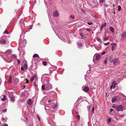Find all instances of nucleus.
<instances>
[{"label":"nucleus","instance_id":"nucleus-1","mask_svg":"<svg viewBox=\"0 0 126 126\" xmlns=\"http://www.w3.org/2000/svg\"><path fill=\"white\" fill-rule=\"evenodd\" d=\"M126 40V32H123L121 34V37L120 39V41L122 42Z\"/></svg>","mask_w":126,"mask_h":126},{"label":"nucleus","instance_id":"nucleus-2","mask_svg":"<svg viewBox=\"0 0 126 126\" xmlns=\"http://www.w3.org/2000/svg\"><path fill=\"white\" fill-rule=\"evenodd\" d=\"M115 109L118 111H123V107L121 105H119L117 107H116Z\"/></svg>","mask_w":126,"mask_h":126},{"label":"nucleus","instance_id":"nucleus-3","mask_svg":"<svg viewBox=\"0 0 126 126\" xmlns=\"http://www.w3.org/2000/svg\"><path fill=\"white\" fill-rule=\"evenodd\" d=\"M82 90L85 92H87L89 91V89L87 86H83L82 87Z\"/></svg>","mask_w":126,"mask_h":126},{"label":"nucleus","instance_id":"nucleus-4","mask_svg":"<svg viewBox=\"0 0 126 126\" xmlns=\"http://www.w3.org/2000/svg\"><path fill=\"white\" fill-rule=\"evenodd\" d=\"M49 123L51 126H54L56 125V123L54 122L53 120L51 119L49 121Z\"/></svg>","mask_w":126,"mask_h":126},{"label":"nucleus","instance_id":"nucleus-5","mask_svg":"<svg viewBox=\"0 0 126 126\" xmlns=\"http://www.w3.org/2000/svg\"><path fill=\"white\" fill-rule=\"evenodd\" d=\"M46 87H47V89H46V90L50 89L52 88V85L50 83H48Z\"/></svg>","mask_w":126,"mask_h":126},{"label":"nucleus","instance_id":"nucleus-6","mask_svg":"<svg viewBox=\"0 0 126 126\" xmlns=\"http://www.w3.org/2000/svg\"><path fill=\"white\" fill-rule=\"evenodd\" d=\"M6 43V40L5 39L0 38V43L2 44H4Z\"/></svg>","mask_w":126,"mask_h":126},{"label":"nucleus","instance_id":"nucleus-7","mask_svg":"<svg viewBox=\"0 0 126 126\" xmlns=\"http://www.w3.org/2000/svg\"><path fill=\"white\" fill-rule=\"evenodd\" d=\"M53 15L54 16L58 17L59 16V14L58 13V11L57 10H56L54 11L53 13Z\"/></svg>","mask_w":126,"mask_h":126},{"label":"nucleus","instance_id":"nucleus-8","mask_svg":"<svg viewBox=\"0 0 126 126\" xmlns=\"http://www.w3.org/2000/svg\"><path fill=\"white\" fill-rule=\"evenodd\" d=\"M118 97L117 96H115L112 98V103H114L116 101L118 100Z\"/></svg>","mask_w":126,"mask_h":126},{"label":"nucleus","instance_id":"nucleus-9","mask_svg":"<svg viewBox=\"0 0 126 126\" xmlns=\"http://www.w3.org/2000/svg\"><path fill=\"white\" fill-rule=\"evenodd\" d=\"M57 68V67L56 66H55L54 68V69H52V68H50L49 69L50 70V73H51L53 71V70L54 71L55 70H56Z\"/></svg>","mask_w":126,"mask_h":126},{"label":"nucleus","instance_id":"nucleus-10","mask_svg":"<svg viewBox=\"0 0 126 126\" xmlns=\"http://www.w3.org/2000/svg\"><path fill=\"white\" fill-rule=\"evenodd\" d=\"M1 98L2 101H4L6 99V97L5 95H2L1 96Z\"/></svg>","mask_w":126,"mask_h":126},{"label":"nucleus","instance_id":"nucleus-11","mask_svg":"<svg viewBox=\"0 0 126 126\" xmlns=\"http://www.w3.org/2000/svg\"><path fill=\"white\" fill-rule=\"evenodd\" d=\"M27 103L28 105H31L32 103L31 99H29L27 101Z\"/></svg>","mask_w":126,"mask_h":126},{"label":"nucleus","instance_id":"nucleus-12","mask_svg":"<svg viewBox=\"0 0 126 126\" xmlns=\"http://www.w3.org/2000/svg\"><path fill=\"white\" fill-rule=\"evenodd\" d=\"M95 57L96 60H98L100 58V56L98 55H95L94 56V58Z\"/></svg>","mask_w":126,"mask_h":126},{"label":"nucleus","instance_id":"nucleus-13","mask_svg":"<svg viewBox=\"0 0 126 126\" xmlns=\"http://www.w3.org/2000/svg\"><path fill=\"white\" fill-rule=\"evenodd\" d=\"M119 63V61L117 59H115L114 61L113 62V63L115 64H116L118 63Z\"/></svg>","mask_w":126,"mask_h":126},{"label":"nucleus","instance_id":"nucleus-14","mask_svg":"<svg viewBox=\"0 0 126 126\" xmlns=\"http://www.w3.org/2000/svg\"><path fill=\"white\" fill-rule=\"evenodd\" d=\"M36 76L35 74L33 76H32L30 79V81L31 82H32L34 80V78H36Z\"/></svg>","mask_w":126,"mask_h":126},{"label":"nucleus","instance_id":"nucleus-15","mask_svg":"<svg viewBox=\"0 0 126 126\" xmlns=\"http://www.w3.org/2000/svg\"><path fill=\"white\" fill-rule=\"evenodd\" d=\"M78 47L79 48H80L82 47V44L79 42H78L77 43Z\"/></svg>","mask_w":126,"mask_h":126},{"label":"nucleus","instance_id":"nucleus-16","mask_svg":"<svg viewBox=\"0 0 126 126\" xmlns=\"http://www.w3.org/2000/svg\"><path fill=\"white\" fill-rule=\"evenodd\" d=\"M11 50H6L5 52L7 54H10L11 53Z\"/></svg>","mask_w":126,"mask_h":126},{"label":"nucleus","instance_id":"nucleus-17","mask_svg":"<svg viewBox=\"0 0 126 126\" xmlns=\"http://www.w3.org/2000/svg\"><path fill=\"white\" fill-rule=\"evenodd\" d=\"M110 31L112 33H113L114 32V29L113 28L111 27H110Z\"/></svg>","mask_w":126,"mask_h":126},{"label":"nucleus","instance_id":"nucleus-18","mask_svg":"<svg viewBox=\"0 0 126 126\" xmlns=\"http://www.w3.org/2000/svg\"><path fill=\"white\" fill-rule=\"evenodd\" d=\"M9 95L10 98L13 96V94L12 93V92L9 93Z\"/></svg>","mask_w":126,"mask_h":126},{"label":"nucleus","instance_id":"nucleus-19","mask_svg":"<svg viewBox=\"0 0 126 126\" xmlns=\"http://www.w3.org/2000/svg\"><path fill=\"white\" fill-rule=\"evenodd\" d=\"M111 119L110 118H108V119L107 120V124H109L111 121Z\"/></svg>","mask_w":126,"mask_h":126},{"label":"nucleus","instance_id":"nucleus-20","mask_svg":"<svg viewBox=\"0 0 126 126\" xmlns=\"http://www.w3.org/2000/svg\"><path fill=\"white\" fill-rule=\"evenodd\" d=\"M24 68L26 69L27 70V64L25 63L23 65Z\"/></svg>","mask_w":126,"mask_h":126},{"label":"nucleus","instance_id":"nucleus-21","mask_svg":"<svg viewBox=\"0 0 126 126\" xmlns=\"http://www.w3.org/2000/svg\"><path fill=\"white\" fill-rule=\"evenodd\" d=\"M12 77L11 76H10L9 78V79L8 80V81L10 83H11L12 82Z\"/></svg>","mask_w":126,"mask_h":126},{"label":"nucleus","instance_id":"nucleus-22","mask_svg":"<svg viewBox=\"0 0 126 126\" xmlns=\"http://www.w3.org/2000/svg\"><path fill=\"white\" fill-rule=\"evenodd\" d=\"M42 89L43 90H46V88H45V86L44 85H42Z\"/></svg>","mask_w":126,"mask_h":126},{"label":"nucleus","instance_id":"nucleus-23","mask_svg":"<svg viewBox=\"0 0 126 126\" xmlns=\"http://www.w3.org/2000/svg\"><path fill=\"white\" fill-rule=\"evenodd\" d=\"M33 58L38 57L39 56L37 54H35L33 55Z\"/></svg>","mask_w":126,"mask_h":126},{"label":"nucleus","instance_id":"nucleus-24","mask_svg":"<svg viewBox=\"0 0 126 126\" xmlns=\"http://www.w3.org/2000/svg\"><path fill=\"white\" fill-rule=\"evenodd\" d=\"M43 64L44 66H46L47 65V63L46 62L44 61L43 62Z\"/></svg>","mask_w":126,"mask_h":126},{"label":"nucleus","instance_id":"nucleus-25","mask_svg":"<svg viewBox=\"0 0 126 126\" xmlns=\"http://www.w3.org/2000/svg\"><path fill=\"white\" fill-rule=\"evenodd\" d=\"M10 98L11 100L12 101H14L15 100L14 97L13 96L11 97Z\"/></svg>","mask_w":126,"mask_h":126},{"label":"nucleus","instance_id":"nucleus-26","mask_svg":"<svg viewBox=\"0 0 126 126\" xmlns=\"http://www.w3.org/2000/svg\"><path fill=\"white\" fill-rule=\"evenodd\" d=\"M111 45L112 46H116L117 45V43L115 42L113 43H112L111 44Z\"/></svg>","mask_w":126,"mask_h":126},{"label":"nucleus","instance_id":"nucleus-27","mask_svg":"<svg viewBox=\"0 0 126 126\" xmlns=\"http://www.w3.org/2000/svg\"><path fill=\"white\" fill-rule=\"evenodd\" d=\"M118 11H120L121 10V7L120 5H119L118 7Z\"/></svg>","mask_w":126,"mask_h":126},{"label":"nucleus","instance_id":"nucleus-28","mask_svg":"<svg viewBox=\"0 0 126 126\" xmlns=\"http://www.w3.org/2000/svg\"><path fill=\"white\" fill-rule=\"evenodd\" d=\"M104 0H99L100 3L101 4L103 3Z\"/></svg>","mask_w":126,"mask_h":126},{"label":"nucleus","instance_id":"nucleus-29","mask_svg":"<svg viewBox=\"0 0 126 126\" xmlns=\"http://www.w3.org/2000/svg\"><path fill=\"white\" fill-rule=\"evenodd\" d=\"M110 44V43L109 42H108L107 43H104V45L105 46H107L109 45Z\"/></svg>","mask_w":126,"mask_h":126},{"label":"nucleus","instance_id":"nucleus-30","mask_svg":"<svg viewBox=\"0 0 126 126\" xmlns=\"http://www.w3.org/2000/svg\"><path fill=\"white\" fill-rule=\"evenodd\" d=\"M97 40L100 42H101V40L99 38H97Z\"/></svg>","mask_w":126,"mask_h":126},{"label":"nucleus","instance_id":"nucleus-31","mask_svg":"<svg viewBox=\"0 0 126 126\" xmlns=\"http://www.w3.org/2000/svg\"><path fill=\"white\" fill-rule=\"evenodd\" d=\"M117 84L116 83H115L114 84V85H112V87L114 89L115 88V85Z\"/></svg>","mask_w":126,"mask_h":126},{"label":"nucleus","instance_id":"nucleus-32","mask_svg":"<svg viewBox=\"0 0 126 126\" xmlns=\"http://www.w3.org/2000/svg\"><path fill=\"white\" fill-rule=\"evenodd\" d=\"M106 24L105 23H104V24H103L101 25V26L103 27V28L106 26Z\"/></svg>","mask_w":126,"mask_h":126},{"label":"nucleus","instance_id":"nucleus-33","mask_svg":"<svg viewBox=\"0 0 126 126\" xmlns=\"http://www.w3.org/2000/svg\"><path fill=\"white\" fill-rule=\"evenodd\" d=\"M3 33L4 34H9V33L7 32V31L6 30H5L4 32Z\"/></svg>","mask_w":126,"mask_h":126},{"label":"nucleus","instance_id":"nucleus-34","mask_svg":"<svg viewBox=\"0 0 126 126\" xmlns=\"http://www.w3.org/2000/svg\"><path fill=\"white\" fill-rule=\"evenodd\" d=\"M57 105H55L53 107V108L54 109H55L57 108Z\"/></svg>","mask_w":126,"mask_h":126},{"label":"nucleus","instance_id":"nucleus-35","mask_svg":"<svg viewBox=\"0 0 126 126\" xmlns=\"http://www.w3.org/2000/svg\"><path fill=\"white\" fill-rule=\"evenodd\" d=\"M76 117L78 119V120H79L80 119V116L79 115H78L77 116H76Z\"/></svg>","mask_w":126,"mask_h":126},{"label":"nucleus","instance_id":"nucleus-36","mask_svg":"<svg viewBox=\"0 0 126 126\" xmlns=\"http://www.w3.org/2000/svg\"><path fill=\"white\" fill-rule=\"evenodd\" d=\"M108 40V37H105L104 39V40L105 41H106Z\"/></svg>","mask_w":126,"mask_h":126},{"label":"nucleus","instance_id":"nucleus-37","mask_svg":"<svg viewBox=\"0 0 126 126\" xmlns=\"http://www.w3.org/2000/svg\"><path fill=\"white\" fill-rule=\"evenodd\" d=\"M22 42H24V44H26L27 43V41H26V40H23L22 41Z\"/></svg>","mask_w":126,"mask_h":126},{"label":"nucleus","instance_id":"nucleus-38","mask_svg":"<svg viewBox=\"0 0 126 126\" xmlns=\"http://www.w3.org/2000/svg\"><path fill=\"white\" fill-rule=\"evenodd\" d=\"M37 118L38 119L39 121H40V119L38 115H37Z\"/></svg>","mask_w":126,"mask_h":126},{"label":"nucleus","instance_id":"nucleus-39","mask_svg":"<svg viewBox=\"0 0 126 126\" xmlns=\"http://www.w3.org/2000/svg\"><path fill=\"white\" fill-rule=\"evenodd\" d=\"M115 48V47H114V46H112L111 47V49L112 51H113L114 49Z\"/></svg>","mask_w":126,"mask_h":126},{"label":"nucleus","instance_id":"nucleus-40","mask_svg":"<svg viewBox=\"0 0 126 126\" xmlns=\"http://www.w3.org/2000/svg\"><path fill=\"white\" fill-rule=\"evenodd\" d=\"M107 59L106 58L105 59L104 61V63L105 64L107 62Z\"/></svg>","mask_w":126,"mask_h":126},{"label":"nucleus","instance_id":"nucleus-41","mask_svg":"<svg viewBox=\"0 0 126 126\" xmlns=\"http://www.w3.org/2000/svg\"><path fill=\"white\" fill-rule=\"evenodd\" d=\"M70 16V17L72 19L74 18H75L74 16L72 15H71V16Z\"/></svg>","mask_w":126,"mask_h":126},{"label":"nucleus","instance_id":"nucleus-42","mask_svg":"<svg viewBox=\"0 0 126 126\" xmlns=\"http://www.w3.org/2000/svg\"><path fill=\"white\" fill-rule=\"evenodd\" d=\"M80 35L81 36V37H83V36H84L83 34L82 33H80Z\"/></svg>","mask_w":126,"mask_h":126},{"label":"nucleus","instance_id":"nucleus-43","mask_svg":"<svg viewBox=\"0 0 126 126\" xmlns=\"http://www.w3.org/2000/svg\"><path fill=\"white\" fill-rule=\"evenodd\" d=\"M21 70L23 71H24V68L22 66L21 68Z\"/></svg>","mask_w":126,"mask_h":126},{"label":"nucleus","instance_id":"nucleus-44","mask_svg":"<svg viewBox=\"0 0 126 126\" xmlns=\"http://www.w3.org/2000/svg\"><path fill=\"white\" fill-rule=\"evenodd\" d=\"M17 62L19 64H20V61L19 59H17Z\"/></svg>","mask_w":126,"mask_h":126},{"label":"nucleus","instance_id":"nucleus-45","mask_svg":"<svg viewBox=\"0 0 126 126\" xmlns=\"http://www.w3.org/2000/svg\"><path fill=\"white\" fill-rule=\"evenodd\" d=\"M105 51H103L102 52V53H101V54L102 55H104L105 54Z\"/></svg>","mask_w":126,"mask_h":126},{"label":"nucleus","instance_id":"nucleus-46","mask_svg":"<svg viewBox=\"0 0 126 126\" xmlns=\"http://www.w3.org/2000/svg\"><path fill=\"white\" fill-rule=\"evenodd\" d=\"M87 108L88 110H89L90 108V107L89 106H87Z\"/></svg>","mask_w":126,"mask_h":126},{"label":"nucleus","instance_id":"nucleus-47","mask_svg":"<svg viewBox=\"0 0 126 126\" xmlns=\"http://www.w3.org/2000/svg\"><path fill=\"white\" fill-rule=\"evenodd\" d=\"M87 24L89 25H91L92 24V23H90L89 22H88L87 23Z\"/></svg>","mask_w":126,"mask_h":126},{"label":"nucleus","instance_id":"nucleus-48","mask_svg":"<svg viewBox=\"0 0 126 126\" xmlns=\"http://www.w3.org/2000/svg\"><path fill=\"white\" fill-rule=\"evenodd\" d=\"M3 112H6L7 111V109H5V110H3Z\"/></svg>","mask_w":126,"mask_h":126},{"label":"nucleus","instance_id":"nucleus-49","mask_svg":"<svg viewBox=\"0 0 126 126\" xmlns=\"http://www.w3.org/2000/svg\"><path fill=\"white\" fill-rule=\"evenodd\" d=\"M3 126H8V125L7 124H4Z\"/></svg>","mask_w":126,"mask_h":126},{"label":"nucleus","instance_id":"nucleus-50","mask_svg":"<svg viewBox=\"0 0 126 126\" xmlns=\"http://www.w3.org/2000/svg\"><path fill=\"white\" fill-rule=\"evenodd\" d=\"M94 107H93L92 108V112H93L94 111Z\"/></svg>","mask_w":126,"mask_h":126},{"label":"nucleus","instance_id":"nucleus-51","mask_svg":"<svg viewBox=\"0 0 126 126\" xmlns=\"http://www.w3.org/2000/svg\"><path fill=\"white\" fill-rule=\"evenodd\" d=\"M110 112H112V111H113V109H110Z\"/></svg>","mask_w":126,"mask_h":126},{"label":"nucleus","instance_id":"nucleus-52","mask_svg":"<svg viewBox=\"0 0 126 126\" xmlns=\"http://www.w3.org/2000/svg\"><path fill=\"white\" fill-rule=\"evenodd\" d=\"M32 1H33L35 3L36 0H32Z\"/></svg>","mask_w":126,"mask_h":126},{"label":"nucleus","instance_id":"nucleus-53","mask_svg":"<svg viewBox=\"0 0 126 126\" xmlns=\"http://www.w3.org/2000/svg\"><path fill=\"white\" fill-rule=\"evenodd\" d=\"M103 28L101 26V28H100V30H102Z\"/></svg>","mask_w":126,"mask_h":126},{"label":"nucleus","instance_id":"nucleus-54","mask_svg":"<svg viewBox=\"0 0 126 126\" xmlns=\"http://www.w3.org/2000/svg\"><path fill=\"white\" fill-rule=\"evenodd\" d=\"M85 31H89V30L88 29H86V30H85Z\"/></svg>","mask_w":126,"mask_h":126},{"label":"nucleus","instance_id":"nucleus-55","mask_svg":"<svg viewBox=\"0 0 126 126\" xmlns=\"http://www.w3.org/2000/svg\"><path fill=\"white\" fill-rule=\"evenodd\" d=\"M113 88V87H112V85L110 87V89H111L112 88Z\"/></svg>","mask_w":126,"mask_h":126},{"label":"nucleus","instance_id":"nucleus-56","mask_svg":"<svg viewBox=\"0 0 126 126\" xmlns=\"http://www.w3.org/2000/svg\"><path fill=\"white\" fill-rule=\"evenodd\" d=\"M13 57H15V58H16V56L15 55H13Z\"/></svg>","mask_w":126,"mask_h":126},{"label":"nucleus","instance_id":"nucleus-57","mask_svg":"<svg viewBox=\"0 0 126 126\" xmlns=\"http://www.w3.org/2000/svg\"><path fill=\"white\" fill-rule=\"evenodd\" d=\"M51 100H49L48 101V103H50V102H51Z\"/></svg>","mask_w":126,"mask_h":126},{"label":"nucleus","instance_id":"nucleus-58","mask_svg":"<svg viewBox=\"0 0 126 126\" xmlns=\"http://www.w3.org/2000/svg\"><path fill=\"white\" fill-rule=\"evenodd\" d=\"M32 25H31V26L30 27V29H32Z\"/></svg>","mask_w":126,"mask_h":126},{"label":"nucleus","instance_id":"nucleus-59","mask_svg":"<svg viewBox=\"0 0 126 126\" xmlns=\"http://www.w3.org/2000/svg\"><path fill=\"white\" fill-rule=\"evenodd\" d=\"M34 84L35 86H36V85L35 83L34 82Z\"/></svg>","mask_w":126,"mask_h":126},{"label":"nucleus","instance_id":"nucleus-60","mask_svg":"<svg viewBox=\"0 0 126 126\" xmlns=\"http://www.w3.org/2000/svg\"><path fill=\"white\" fill-rule=\"evenodd\" d=\"M16 79V80H17V82L18 81H19V80H19V79H18L17 78V79Z\"/></svg>","mask_w":126,"mask_h":126},{"label":"nucleus","instance_id":"nucleus-61","mask_svg":"<svg viewBox=\"0 0 126 126\" xmlns=\"http://www.w3.org/2000/svg\"><path fill=\"white\" fill-rule=\"evenodd\" d=\"M105 7H107V5H106V4H105Z\"/></svg>","mask_w":126,"mask_h":126},{"label":"nucleus","instance_id":"nucleus-62","mask_svg":"<svg viewBox=\"0 0 126 126\" xmlns=\"http://www.w3.org/2000/svg\"><path fill=\"white\" fill-rule=\"evenodd\" d=\"M115 107V106H112V107L113 108H115V107Z\"/></svg>","mask_w":126,"mask_h":126},{"label":"nucleus","instance_id":"nucleus-63","mask_svg":"<svg viewBox=\"0 0 126 126\" xmlns=\"http://www.w3.org/2000/svg\"><path fill=\"white\" fill-rule=\"evenodd\" d=\"M47 75H48V76H50V75H51V74H49V75H48V74H47Z\"/></svg>","mask_w":126,"mask_h":126},{"label":"nucleus","instance_id":"nucleus-64","mask_svg":"<svg viewBox=\"0 0 126 126\" xmlns=\"http://www.w3.org/2000/svg\"><path fill=\"white\" fill-rule=\"evenodd\" d=\"M115 82V81H114L112 83V84L114 83V82Z\"/></svg>","mask_w":126,"mask_h":126}]
</instances>
